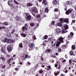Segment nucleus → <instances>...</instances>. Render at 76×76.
<instances>
[{
    "label": "nucleus",
    "instance_id": "15",
    "mask_svg": "<svg viewBox=\"0 0 76 76\" xmlns=\"http://www.w3.org/2000/svg\"><path fill=\"white\" fill-rule=\"evenodd\" d=\"M63 27L64 28V29L66 30H67V29L69 28L67 24H64V26Z\"/></svg>",
    "mask_w": 76,
    "mask_h": 76
},
{
    "label": "nucleus",
    "instance_id": "7",
    "mask_svg": "<svg viewBox=\"0 0 76 76\" xmlns=\"http://www.w3.org/2000/svg\"><path fill=\"white\" fill-rule=\"evenodd\" d=\"M31 10L32 12L34 13H38V11L36 10V7H33L32 8Z\"/></svg>",
    "mask_w": 76,
    "mask_h": 76
},
{
    "label": "nucleus",
    "instance_id": "30",
    "mask_svg": "<svg viewBox=\"0 0 76 76\" xmlns=\"http://www.w3.org/2000/svg\"><path fill=\"white\" fill-rule=\"evenodd\" d=\"M19 46L20 48H22L23 47V46H22V44L20 43L19 44Z\"/></svg>",
    "mask_w": 76,
    "mask_h": 76
},
{
    "label": "nucleus",
    "instance_id": "19",
    "mask_svg": "<svg viewBox=\"0 0 76 76\" xmlns=\"http://www.w3.org/2000/svg\"><path fill=\"white\" fill-rule=\"evenodd\" d=\"M43 3L45 5H47V2L46 1V0H43Z\"/></svg>",
    "mask_w": 76,
    "mask_h": 76
},
{
    "label": "nucleus",
    "instance_id": "12",
    "mask_svg": "<svg viewBox=\"0 0 76 76\" xmlns=\"http://www.w3.org/2000/svg\"><path fill=\"white\" fill-rule=\"evenodd\" d=\"M73 35H74V34L73 33V32L70 33V35L68 37V38H71L72 37H73Z\"/></svg>",
    "mask_w": 76,
    "mask_h": 76
},
{
    "label": "nucleus",
    "instance_id": "44",
    "mask_svg": "<svg viewBox=\"0 0 76 76\" xmlns=\"http://www.w3.org/2000/svg\"><path fill=\"white\" fill-rule=\"evenodd\" d=\"M1 58L2 60H5V58L4 57H1Z\"/></svg>",
    "mask_w": 76,
    "mask_h": 76
},
{
    "label": "nucleus",
    "instance_id": "17",
    "mask_svg": "<svg viewBox=\"0 0 76 76\" xmlns=\"http://www.w3.org/2000/svg\"><path fill=\"white\" fill-rule=\"evenodd\" d=\"M31 15H28L27 17V19L28 20H31Z\"/></svg>",
    "mask_w": 76,
    "mask_h": 76
},
{
    "label": "nucleus",
    "instance_id": "63",
    "mask_svg": "<svg viewBox=\"0 0 76 76\" xmlns=\"http://www.w3.org/2000/svg\"><path fill=\"white\" fill-rule=\"evenodd\" d=\"M55 66L56 67H57V64H56V65H55Z\"/></svg>",
    "mask_w": 76,
    "mask_h": 76
},
{
    "label": "nucleus",
    "instance_id": "58",
    "mask_svg": "<svg viewBox=\"0 0 76 76\" xmlns=\"http://www.w3.org/2000/svg\"><path fill=\"white\" fill-rule=\"evenodd\" d=\"M61 76H64V74H61Z\"/></svg>",
    "mask_w": 76,
    "mask_h": 76
},
{
    "label": "nucleus",
    "instance_id": "40",
    "mask_svg": "<svg viewBox=\"0 0 76 76\" xmlns=\"http://www.w3.org/2000/svg\"><path fill=\"white\" fill-rule=\"evenodd\" d=\"M54 21H53L52 22L51 25H54L55 23Z\"/></svg>",
    "mask_w": 76,
    "mask_h": 76
},
{
    "label": "nucleus",
    "instance_id": "20",
    "mask_svg": "<svg viewBox=\"0 0 76 76\" xmlns=\"http://www.w3.org/2000/svg\"><path fill=\"white\" fill-rule=\"evenodd\" d=\"M22 28L23 30V31H24L25 30V29L26 31H27V30H28V27H25L24 26L23 27H22Z\"/></svg>",
    "mask_w": 76,
    "mask_h": 76
},
{
    "label": "nucleus",
    "instance_id": "47",
    "mask_svg": "<svg viewBox=\"0 0 76 76\" xmlns=\"http://www.w3.org/2000/svg\"><path fill=\"white\" fill-rule=\"evenodd\" d=\"M15 32V30H12V32H11L12 34H13Z\"/></svg>",
    "mask_w": 76,
    "mask_h": 76
},
{
    "label": "nucleus",
    "instance_id": "9",
    "mask_svg": "<svg viewBox=\"0 0 76 76\" xmlns=\"http://www.w3.org/2000/svg\"><path fill=\"white\" fill-rule=\"evenodd\" d=\"M57 41H59L60 42L63 43V37H59L57 40Z\"/></svg>",
    "mask_w": 76,
    "mask_h": 76
},
{
    "label": "nucleus",
    "instance_id": "61",
    "mask_svg": "<svg viewBox=\"0 0 76 76\" xmlns=\"http://www.w3.org/2000/svg\"><path fill=\"white\" fill-rule=\"evenodd\" d=\"M58 75V74H57V73H56L55 74V75L56 76H57V75Z\"/></svg>",
    "mask_w": 76,
    "mask_h": 76
},
{
    "label": "nucleus",
    "instance_id": "6",
    "mask_svg": "<svg viewBox=\"0 0 76 76\" xmlns=\"http://www.w3.org/2000/svg\"><path fill=\"white\" fill-rule=\"evenodd\" d=\"M4 42H7L8 44H10L11 42H10V39H8L7 38H5L3 41Z\"/></svg>",
    "mask_w": 76,
    "mask_h": 76
},
{
    "label": "nucleus",
    "instance_id": "33",
    "mask_svg": "<svg viewBox=\"0 0 76 76\" xmlns=\"http://www.w3.org/2000/svg\"><path fill=\"white\" fill-rule=\"evenodd\" d=\"M10 42H11L10 43H13L15 42V40H10Z\"/></svg>",
    "mask_w": 76,
    "mask_h": 76
},
{
    "label": "nucleus",
    "instance_id": "5",
    "mask_svg": "<svg viewBox=\"0 0 76 76\" xmlns=\"http://www.w3.org/2000/svg\"><path fill=\"white\" fill-rule=\"evenodd\" d=\"M49 41H52L51 42L52 45H53V42H54V44H53V45L54 47H56V41L54 39H53L52 38H49Z\"/></svg>",
    "mask_w": 76,
    "mask_h": 76
},
{
    "label": "nucleus",
    "instance_id": "56",
    "mask_svg": "<svg viewBox=\"0 0 76 76\" xmlns=\"http://www.w3.org/2000/svg\"><path fill=\"white\" fill-rule=\"evenodd\" d=\"M66 61V60L65 59L64 60V61H62V63H64V62H65V61Z\"/></svg>",
    "mask_w": 76,
    "mask_h": 76
},
{
    "label": "nucleus",
    "instance_id": "18",
    "mask_svg": "<svg viewBox=\"0 0 76 76\" xmlns=\"http://www.w3.org/2000/svg\"><path fill=\"white\" fill-rule=\"evenodd\" d=\"M3 25H6V26H7L9 25V23L7 22H4L2 23Z\"/></svg>",
    "mask_w": 76,
    "mask_h": 76
},
{
    "label": "nucleus",
    "instance_id": "32",
    "mask_svg": "<svg viewBox=\"0 0 76 76\" xmlns=\"http://www.w3.org/2000/svg\"><path fill=\"white\" fill-rule=\"evenodd\" d=\"M75 45H73L72 46V49H73V50H75Z\"/></svg>",
    "mask_w": 76,
    "mask_h": 76
},
{
    "label": "nucleus",
    "instance_id": "31",
    "mask_svg": "<svg viewBox=\"0 0 76 76\" xmlns=\"http://www.w3.org/2000/svg\"><path fill=\"white\" fill-rule=\"evenodd\" d=\"M30 25L31 26H34V23H32L30 24Z\"/></svg>",
    "mask_w": 76,
    "mask_h": 76
},
{
    "label": "nucleus",
    "instance_id": "51",
    "mask_svg": "<svg viewBox=\"0 0 76 76\" xmlns=\"http://www.w3.org/2000/svg\"><path fill=\"white\" fill-rule=\"evenodd\" d=\"M2 29H5L6 28V27L4 26L3 27H2Z\"/></svg>",
    "mask_w": 76,
    "mask_h": 76
},
{
    "label": "nucleus",
    "instance_id": "48",
    "mask_svg": "<svg viewBox=\"0 0 76 76\" xmlns=\"http://www.w3.org/2000/svg\"><path fill=\"white\" fill-rule=\"evenodd\" d=\"M14 7L13 6H12V5L11 6V8H12V9H14Z\"/></svg>",
    "mask_w": 76,
    "mask_h": 76
},
{
    "label": "nucleus",
    "instance_id": "23",
    "mask_svg": "<svg viewBox=\"0 0 76 76\" xmlns=\"http://www.w3.org/2000/svg\"><path fill=\"white\" fill-rule=\"evenodd\" d=\"M69 54L71 55V56H73V54H74V53H73V51L71 50L70 52H69Z\"/></svg>",
    "mask_w": 76,
    "mask_h": 76
},
{
    "label": "nucleus",
    "instance_id": "25",
    "mask_svg": "<svg viewBox=\"0 0 76 76\" xmlns=\"http://www.w3.org/2000/svg\"><path fill=\"white\" fill-rule=\"evenodd\" d=\"M21 35V36H22V37H26V34H20Z\"/></svg>",
    "mask_w": 76,
    "mask_h": 76
},
{
    "label": "nucleus",
    "instance_id": "50",
    "mask_svg": "<svg viewBox=\"0 0 76 76\" xmlns=\"http://www.w3.org/2000/svg\"><path fill=\"white\" fill-rule=\"evenodd\" d=\"M5 67H6V66L5 65H4L2 66V68L3 69H4V68H5Z\"/></svg>",
    "mask_w": 76,
    "mask_h": 76
},
{
    "label": "nucleus",
    "instance_id": "39",
    "mask_svg": "<svg viewBox=\"0 0 76 76\" xmlns=\"http://www.w3.org/2000/svg\"><path fill=\"white\" fill-rule=\"evenodd\" d=\"M21 58L22 59V60H25V58L23 56H22L21 57Z\"/></svg>",
    "mask_w": 76,
    "mask_h": 76
},
{
    "label": "nucleus",
    "instance_id": "1",
    "mask_svg": "<svg viewBox=\"0 0 76 76\" xmlns=\"http://www.w3.org/2000/svg\"><path fill=\"white\" fill-rule=\"evenodd\" d=\"M64 21V22H66V23H68V19H63L61 18L60 20V22H59L58 24V26H62V23H63V21Z\"/></svg>",
    "mask_w": 76,
    "mask_h": 76
},
{
    "label": "nucleus",
    "instance_id": "53",
    "mask_svg": "<svg viewBox=\"0 0 76 76\" xmlns=\"http://www.w3.org/2000/svg\"><path fill=\"white\" fill-rule=\"evenodd\" d=\"M7 57H10V55H7Z\"/></svg>",
    "mask_w": 76,
    "mask_h": 76
},
{
    "label": "nucleus",
    "instance_id": "27",
    "mask_svg": "<svg viewBox=\"0 0 76 76\" xmlns=\"http://www.w3.org/2000/svg\"><path fill=\"white\" fill-rule=\"evenodd\" d=\"M15 19L17 20H19V17H18V16H17L15 17Z\"/></svg>",
    "mask_w": 76,
    "mask_h": 76
},
{
    "label": "nucleus",
    "instance_id": "37",
    "mask_svg": "<svg viewBox=\"0 0 76 76\" xmlns=\"http://www.w3.org/2000/svg\"><path fill=\"white\" fill-rule=\"evenodd\" d=\"M39 73H43V70H40L39 71Z\"/></svg>",
    "mask_w": 76,
    "mask_h": 76
},
{
    "label": "nucleus",
    "instance_id": "60",
    "mask_svg": "<svg viewBox=\"0 0 76 76\" xmlns=\"http://www.w3.org/2000/svg\"><path fill=\"white\" fill-rule=\"evenodd\" d=\"M56 56H58V53H56Z\"/></svg>",
    "mask_w": 76,
    "mask_h": 76
},
{
    "label": "nucleus",
    "instance_id": "46",
    "mask_svg": "<svg viewBox=\"0 0 76 76\" xmlns=\"http://www.w3.org/2000/svg\"><path fill=\"white\" fill-rule=\"evenodd\" d=\"M28 24H26L25 25V27H28Z\"/></svg>",
    "mask_w": 76,
    "mask_h": 76
},
{
    "label": "nucleus",
    "instance_id": "3",
    "mask_svg": "<svg viewBox=\"0 0 76 76\" xmlns=\"http://www.w3.org/2000/svg\"><path fill=\"white\" fill-rule=\"evenodd\" d=\"M5 36L6 37H9V35H10V32L9 31V29H8V28H7L5 30Z\"/></svg>",
    "mask_w": 76,
    "mask_h": 76
},
{
    "label": "nucleus",
    "instance_id": "14",
    "mask_svg": "<svg viewBox=\"0 0 76 76\" xmlns=\"http://www.w3.org/2000/svg\"><path fill=\"white\" fill-rule=\"evenodd\" d=\"M51 52V50L50 49H47L45 51V53H49Z\"/></svg>",
    "mask_w": 76,
    "mask_h": 76
},
{
    "label": "nucleus",
    "instance_id": "59",
    "mask_svg": "<svg viewBox=\"0 0 76 76\" xmlns=\"http://www.w3.org/2000/svg\"><path fill=\"white\" fill-rule=\"evenodd\" d=\"M39 1V2H41L42 0H38Z\"/></svg>",
    "mask_w": 76,
    "mask_h": 76
},
{
    "label": "nucleus",
    "instance_id": "55",
    "mask_svg": "<svg viewBox=\"0 0 76 76\" xmlns=\"http://www.w3.org/2000/svg\"><path fill=\"white\" fill-rule=\"evenodd\" d=\"M28 55L26 54V58H27V57H28Z\"/></svg>",
    "mask_w": 76,
    "mask_h": 76
},
{
    "label": "nucleus",
    "instance_id": "11",
    "mask_svg": "<svg viewBox=\"0 0 76 76\" xmlns=\"http://www.w3.org/2000/svg\"><path fill=\"white\" fill-rule=\"evenodd\" d=\"M11 46L10 45L7 47V50L8 52H10V51H12V49Z\"/></svg>",
    "mask_w": 76,
    "mask_h": 76
},
{
    "label": "nucleus",
    "instance_id": "34",
    "mask_svg": "<svg viewBox=\"0 0 76 76\" xmlns=\"http://www.w3.org/2000/svg\"><path fill=\"white\" fill-rule=\"evenodd\" d=\"M33 39H37V38H36V37H35V35H34L33 36Z\"/></svg>",
    "mask_w": 76,
    "mask_h": 76
},
{
    "label": "nucleus",
    "instance_id": "8",
    "mask_svg": "<svg viewBox=\"0 0 76 76\" xmlns=\"http://www.w3.org/2000/svg\"><path fill=\"white\" fill-rule=\"evenodd\" d=\"M1 53H4L6 54V52L5 51V48L4 47H2L1 49Z\"/></svg>",
    "mask_w": 76,
    "mask_h": 76
},
{
    "label": "nucleus",
    "instance_id": "57",
    "mask_svg": "<svg viewBox=\"0 0 76 76\" xmlns=\"http://www.w3.org/2000/svg\"><path fill=\"white\" fill-rule=\"evenodd\" d=\"M64 10L65 11H66V10H67V7H65L64 8Z\"/></svg>",
    "mask_w": 76,
    "mask_h": 76
},
{
    "label": "nucleus",
    "instance_id": "10",
    "mask_svg": "<svg viewBox=\"0 0 76 76\" xmlns=\"http://www.w3.org/2000/svg\"><path fill=\"white\" fill-rule=\"evenodd\" d=\"M72 10L71 9H69L68 10L66 11V15H69V13H72Z\"/></svg>",
    "mask_w": 76,
    "mask_h": 76
},
{
    "label": "nucleus",
    "instance_id": "16",
    "mask_svg": "<svg viewBox=\"0 0 76 76\" xmlns=\"http://www.w3.org/2000/svg\"><path fill=\"white\" fill-rule=\"evenodd\" d=\"M72 1H67L66 4L68 5H70V4H72Z\"/></svg>",
    "mask_w": 76,
    "mask_h": 76
},
{
    "label": "nucleus",
    "instance_id": "35",
    "mask_svg": "<svg viewBox=\"0 0 76 76\" xmlns=\"http://www.w3.org/2000/svg\"><path fill=\"white\" fill-rule=\"evenodd\" d=\"M75 20H72L71 23V25H73V23H75Z\"/></svg>",
    "mask_w": 76,
    "mask_h": 76
},
{
    "label": "nucleus",
    "instance_id": "28",
    "mask_svg": "<svg viewBox=\"0 0 76 76\" xmlns=\"http://www.w3.org/2000/svg\"><path fill=\"white\" fill-rule=\"evenodd\" d=\"M14 2L15 3V4H19V3L16 0H14Z\"/></svg>",
    "mask_w": 76,
    "mask_h": 76
},
{
    "label": "nucleus",
    "instance_id": "36",
    "mask_svg": "<svg viewBox=\"0 0 76 76\" xmlns=\"http://www.w3.org/2000/svg\"><path fill=\"white\" fill-rule=\"evenodd\" d=\"M54 11L56 12H58V9H54Z\"/></svg>",
    "mask_w": 76,
    "mask_h": 76
},
{
    "label": "nucleus",
    "instance_id": "21",
    "mask_svg": "<svg viewBox=\"0 0 76 76\" xmlns=\"http://www.w3.org/2000/svg\"><path fill=\"white\" fill-rule=\"evenodd\" d=\"M18 7H17L16 6H15L14 9L15 10L14 11L15 12H17V10H18Z\"/></svg>",
    "mask_w": 76,
    "mask_h": 76
},
{
    "label": "nucleus",
    "instance_id": "41",
    "mask_svg": "<svg viewBox=\"0 0 76 76\" xmlns=\"http://www.w3.org/2000/svg\"><path fill=\"white\" fill-rule=\"evenodd\" d=\"M30 64H31V63H30L29 62H28L26 64V66H28V65H29Z\"/></svg>",
    "mask_w": 76,
    "mask_h": 76
},
{
    "label": "nucleus",
    "instance_id": "49",
    "mask_svg": "<svg viewBox=\"0 0 76 76\" xmlns=\"http://www.w3.org/2000/svg\"><path fill=\"white\" fill-rule=\"evenodd\" d=\"M7 62L8 63H10V62H11V61H10V60H9L8 61H7Z\"/></svg>",
    "mask_w": 76,
    "mask_h": 76
},
{
    "label": "nucleus",
    "instance_id": "24",
    "mask_svg": "<svg viewBox=\"0 0 76 76\" xmlns=\"http://www.w3.org/2000/svg\"><path fill=\"white\" fill-rule=\"evenodd\" d=\"M27 6H32V4L31 3H28L27 4Z\"/></svg>",
    "mask_w": 76,
    "mask_h": 76
},
{
    "label": "nucleus",
    "instance_id": "38",
    "mask_svg": "<svg viewBox=\"0 0 76 76\" xmlns=\"http://www.w3.org/2000/svg\"><path fill=\"white\" fill-rule=\"evenodd\" d=\"M40 15H39V14H38V15H37L36 16V18H40Z\"/></svg>",
    "mask_w": 76,
    "mask_h": 76
},
{
    "label": "nucleus",
    "instance_id": "43",
    "mask_svg": "<svg viewBox=\"0 0 76 76\" xmlns=\"http://www.w3.org/2000/svg\"><path fill=\"white\" fill-rule=\"evenodd\" d=\"M45 12H48L49 10H48V7H47L45 8Z\"/></svg>",
    "mask_w": 76,
    "mask_h": 76
},
{
    "label": "nucleus",
    "instance_id": "45",
    "mask_svg": "<svg viewBox=\"0 0 76 76\" xmlns=\"http://www.w3.org/2000/svg\"><path fill=\"white\" fill-rule=\"evenodd\" d=\"M61 49L58 48V51H59V52H61Z\"/></svg>",
    "mask_w": 76,
    "mask_h": 76
},
{
    "label": "nucleus",
    "instance_id": "64",
    "mask_svg": "<svg viewBox=\"0 0 76 76\" xmlns=\"http://www.w3.org/2000/svg\"><path fill=\"white\" fill-rule=\"evenodd\" d=\"M75 10H76V5H75Z\"/></svg>",
    "mask_w": 76,
    "mask_h": 76
},
{
    "label": "nucleus",
    "instance_id": "13",
    "mask_svg": "<svg viewBox=\"0 0 76 76\" xmlns=\"http://www.w3.org/2000/svg\"><path fill=\"white\" fill-rule=\"evenodd\" d=\"M60 43L59 42H56V47H58V48H60Z\"/></svg>",
    "mask_w": 76,
    "mask_h": 76
},
{
    "label": "nucleus",
    "instance_id": "4",
    "mask_svg": "<svg viewBox=\"0 0 76 76\" xmlns=\"http://www.w3.org/2000/svg\"><path fill=\"white\" fill-rule=\"evenodd\" d=\"M28 46L29 48H30L31 50H34V47L33 43H30L28 45Z\"/></svg>",
    "mask_w": 76,
    "mask_h": 76
},
{
    "label": "nucleus",
    "instance_id": "52",
    "mask_svg": "<svg viewBox=\"0 0 76 76\" xmlns=\"http://www.w3.org/2000/svg\"><path fill=\"white\" fill-rule=\"evenodd\" d=\"M47 67L48 69H51V67L50 66H48Z\"/></svg>",
    "mask_w": 76,
    "mask_h": 76
},
{
    "label": "nucleus",
    "instance_id": "62",
    "mask_svg": "<svg viewBox=\"0 0 76 76\" xmlns=\"http://www.w3.org/2000/svg\"><path fill=\"white\" fill-rule=\"evenodd\" d=\"M38 64H37V65H36V67H38Z\"/></svg>",
    "mask_w": 76,
    "mask_h": 76
},
{
    "label": "nucleus",
    "instance_id": "29",
    "mask_svg": "<svg viewBox=\"0 0 76 76\" xmlns=\"http://www.w3.org/2000/svg\"><path fill=\"white\" fill-rule=\"evenodd\" d=\"M53 3L54 4L56 5L57 4V1H53Z\"/></svg>",
    "mask_w": 76,
    "mask_h": 76
},
{
    "label": "nucleus",
    "instance_id": "22",
    "mask_svg": "<svg viewBox=\"0 0 76 76\" xmlns=\"http://www.w3.org/2000/svg\"><path fill=\"white\" fill-rule=\"evenodd\" d=\"M8 4L9 6H12V4L11 3V2H10V1H9L8 2Z\"/></svg>",
    "mask_w": 76,
    "mask_h": 76
},
{
    "label": "nucleus",
    "instance_id": "42",
    "mask_svg": "<svg viewBox=\"0 0 76 76\" xmlns=\"http://www.w3.org/2000/svg\"><path fill=\"white\" fill-rule=\"evenodd\" d=\"M48 38V36L47 35H45L44 37V39H47V38Z\"/></svg>",
    "mask_w": 76,
    "mask_h": 76
},
{
    "label": "nucleus",
    "instance_id": "26",
    "mask_svg": "<svg viewBox=\"0 0 76 76\" xmlns=\"http://www.w3.org/2000/svg\"><path fill=\"white\" fill-rule=\"evenodd\" d=\"M62 47L63 49H65V48H67V47L65 45H63Z\"/></svg>",
    "mask_w": 76,
    "mask_h": 76
},
{
    "label": "nucleus",
    "instance_id": "2",
    "mask_svg": "<svg viewBox=\"0 0 76 76\" xmlns=\"http://www.w3.org/2000/svg\"><path fill=\"white\" fill-rule=\"evenodd\" d=\"M64 31V30H61L59 29V28H57L56 30V32L58 34H60V33H61L62 34H64V33H66L67 31H66V30Z\"/></svg>",
    "mask_w": 76,
    "mask_h": 76
},
{
    "label": "nucleus",
    "instance_id": "54",
    "mask_svg": "<svg viewBox=\"0 0 76 76\" xmlns=\"http://www.w3.org/2000/svg\"><path fill=\"white\" fill-rule=\"evenodd\" d=\"M32 14L33 15V16H35V14L32 13Z\"/></svg>",
    "mask_w": 76,
    "mask_h": 76
}]
</instances>
